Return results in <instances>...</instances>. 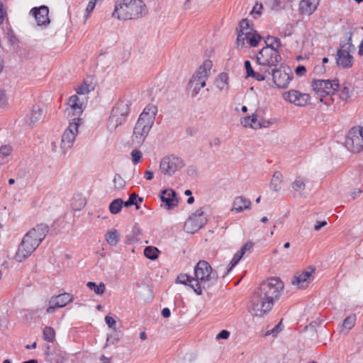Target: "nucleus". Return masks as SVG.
Here are the masks:
<instances>
[{"label":"nucleus","instance_id":"c9c22d12","mask_svg":"<svg viewBox=\"0 0 363 363\" xmlns=\"http://www.w3.org/2000/svg\"><path fill=\"white\" fill-rule=\"evenodd\" d=\"M43 116V109L39 106H34L30 115V121L31 124L41 120Z\"/></svg>","mask_w":363,"mask_h":363},{"label":"nucleus","instance_id":"0e129e2a","mask_svg":"<svg viewBox=\"0 0 363 363\" xmlns=\"http://www.w3.org/2000/svg\"><path fill=\"white\" fill-rule=\"evenodd\" d=\"M306 72V69L304 66L303 65H299L298 66L296 69H295V72L296 74L298 75V76H302Z\"/></svg>","mask_w":363,"mask_h":363},{"label":"nucleus","instance_id":"412c9836","mask_svg":"<svg viewBox=\"0 0 363 363\" xmlns=\"http://www.w3.org/2000/svg\"><path fill=\"white\" fill-rule=\"evenodd\" d=\"M72 301V296L69 293H64L55 296H52L49 301V307L47 308L48 313L54 312L57 308L65 307L68 303Z\"/></svg>","mask_w":363,"mask_h":363},{"label":"nucleus","instance_id":"bf43d9fd","mask_svg":"<svg viewBox=\"0 0 363 363\" xmlns=\"http://www.w3.org/2000/svg\"><path fill=\"white\" fill-rule=\"evenodd\" d=\"M230 336V332L226 330H221L216 336L217 340L228 339Z\"/></svg>","mask_w":363,"mask_h":363},{"label":"nucleus","instance_id":"1a4fd4ad","mask_svg":"<svg viewBox=\"0 0 363 363\" xmlns=\"http://www.w3.org/2000/svg\"><path fill=\"white\" fill-rule=\"evenodd\" d=\"M185 166L184 160L179 157L171 155L162 159L160 170L164 176L172 177Z\"/></svg>","mask_w":363,"mask_h":363},{"label":"nucleus","instance_id":"6e6552de","mask_svg":"<svg viewBox=\"0 0 363 363\" xmlns=\"http://www.w3.org/2000/svg\"><path fill=\"white\" fill-rule=\"evenodd\" d=\"M311 86L313 91L320 96V101L325 104H328V101H325L323 98L334 94L339 88L337 80L330 81L329 79L313 80Z\"/></svg>","mask_w":363,"mask_h":363},{"label":"nucleus","instance_id":"7ed1b4c3","mask_svg":"<svg viewBox=\"0 0 363 363\" xmlns=\"http://www.w3.org/2000/svg\"><path fill=\"white\" fill-rule=\"evenodd\" d=\"M256 61L262 70H267L271 75V70L276 69L281 61L279 50L271 47H264L256 55Z\"/></svg>","mask_w":363,"mask_h":363},{"label":"nucleus","instance_id":"c03bdc74","mask_svg":"<svg viewBox=\"0 0 363 363\" xmlns=\"http://www.w3.org/2000/svg\"><path fill=\"white\" fill-rule=\"evenodd\" d=\"M242 256H243V252H240V251L237 252L234 255V256H233V259H232V260H231V262H230V266L228 267V269H227L226 272H225V274H223V277H225L226 274H228L231 271V269H233V267H235V265L239 262V261L242 259Z\"/></svg>","mask_w":363,"mask_h":363},{"label":"nucleus","instance_id":"4be33fe9","mask_svg":"<svg viewBox=\"0 0 363 363\" xmlns=\"http://www.w3.org/2000/svg\"><path fill=\"white\" fill-rule=\"evenodd\" d=\"M96 79L92 76L86 77L82 84L75 89L78 96H86L96 86Z\"/></svg>","mask_w":363,"mask_h":363},{"label":"nucleus","instance_id":"8fccbe9b","mask_svg":"<svg viewBox=\"0 0 363 363\" xmlns=\"http://www.w3.org/2000/svg\"><path fill=\"white\" fill-rule=\"evenodd\" d=\"M137 198H138V196L136 194H130L128 200L126 201L125 202H123V205L125 207H129V206H130L132 205H135L136 208L138 209L140 207L138 205V203H136Z\"/></svg>","mask_w":363,"mask_h":363},{"label":"nucleus","instance_id":"4d7b16f0","mask_svg":"<svg viewBox=\"0 0 363 363\" xmlns=\"http://www.w3.org/2000/svg\"><path fill=\"white\" fill-rule=\"evenodd\" d=\"M105 322L110 328L116 330V322L112 317L106 315L105 317Z\"/></svg>","mask_w":363,"mask_h":363},{"label":"nucleus","instance_id":"49530a36","mask_svg":"<svg viewBox=\"0 0 363 363\" xmlns=\"http://www.w3.org/2000/svg\"><path fill=\"white\" fill-rule=\"evenodd\" d=\"M267 125L264 124V123H261L260 121L257 118V115L256 113L252 114L250 116V128L252 129H259L262 128H267Z\"/></svg>","mask_w":363,"mask_h":363},{"label":"nucleus","instance_id":"6e6d98bb","mask_svg":"<svg viewBox=\"0 0 363 363\" xmlns=\"http://www.w3.org/2000/svg\"><path fill=\"white\" fill-rule=\"evenodd\" d=\"M12 150V147L10 145H2L0 147V154L4 157H7L11 153Z\"/></svg>","mask_w":363,"mask_h":363},{"label":"nucleus","instance_id":"20e7f679","mask_svg":"<svg viewBox=\"0 0 363 363\" xmlns=\"http://www.w3.org/2000/svg\"><path fill=\"white\" fill-rule=\"evenodd\" d=\"M274 304L257 290L252 294L248 304V311L254 317L262 318L273 308Z\"/></svg>","mask_w":363,"mask_h":363},{"label":"nucleus","instance_id":"0eeeda50","mask_svg":"<svg viewBox=\"0 0 363 363\" xmlns=\"http://www.w3.org/2000/svg\"><path fill=\"white\" fill-rule=\"evenodd\" d=\"M144 117L145 115L139 117L133 130L132 143L135 145L143 144L152 126V117Z\"/></svg>","mask_w":363,"mask_h":363},{"label":"nucleus","instance_id":"a878e982","mask_svg":"<svg viewBox=\"0 0 363 363\" xmlns=\"http://www.w3.org/2000/svg\"><path fill=\"white\" fill-rule=\"evenodd\" d=\"M240 30L237 37V45L241 48H243L242 35L246 36L249 33H257L255 30L250 26L248 20L247 18L242 19L240 22Z\"/></svg>","mask_w":363,"mask_h":363},{"label":"nucleus","instance_id":"6ab92c4d","mask_svg":"<svg viewBox=\"0 0 363 363\" xmlns=\"http://www.w3.org/2000/svg\"><path fill=\"white\" fill-rule=\"evenodd\" d=\"M35 250V247L28 243V238H23L14 255V259L18 262H23L29 257Z\"/></svg>","mask_w":363,"mask_h":363},{"label":"nucleus","instance_id":"4c0bfd02","mask_svg":"<svg viewBox=\"0 0 363 363\" xmlns=\"http://www.w3.org/2000/svg\"><path fill=\"white\" fill-rule=\"evenodd\" d=\"M265 47H271L277 50H279V49L282 47L280 39L276 37L268 36L265 40Z\"/></svg>","mask_w":363,"mask_h":363},{"label":"nucleus","instance_id":"cd10ccee","mask_svg":"<svg viewBox=\"0 0 363 363\" xmlns=\"http://www.w3.org/2000/svg\"><path fill=\"white\" fill-rule=\"evenodd\" d=\"M251 204V201L249 199L243 196H238L234 199L231 211L235 213H241L244 210L250 209Z\"/></svg>","mask_w":363,"mask_h":363},{"label":"nucleus","instance_id":"7c9ffc66","mask_svg":"<svg viewBox=\"0 0 363 363\" xmlns=\"http://www.w3.org/2000/svg\"><path fill=\"white\" fill-rule=\"evenodd\" d=\"M228 80V74L225 72H222L215 79V84L220 91H226L229 89Z\"/></svg>","mask_w":363,"mask_h":363},{"label":"nucleus","instance_id":"e2e57ef3","mask_svg":"<svg viewBox=\"0 0 363 363\" xmlns=\"http://www.w3.org/2000/svg\"><path fill=\"white\" fill-rule=\"evenodd\" d=\"M78 201H79V205H77V203H72V206L76 210H81L85 206V200L84 199L80 198L78 199Z\"/></svg>","mask_w":363,"mask_h":363},{"label":"nucleus","instance_id":"dca6fc26","mask_svg":"<svg viewBox=\"0 0 363 363\" xmlns=\"http://www.w3.org/2000/svg\"><path fill=\"white\" fill-rule=\"evenodd\" d=\"M315 269L312 267H308L301 272H297L291 280V284L298 289H304L308 286L313 280V274Z\"/></svg>","mask_w":363,"mask_h":363},{"label":"nucleus","instance_id":"473e14b6","mask_svg":"<svg viewBox=\"0 0 363 363\" xmlns=\"http://www.w3.org/2000/svg\"><path fill=\"white\" fill-rule=\"evenodd\" d=\"M243 47L246 44H249L252 47L257 46L262 38L258 33H249L246 36L242 35Z\"/></svg>","mask_w":363,"mask_h":363},{"label":"nucleus","instance_id":"f8f14e48","mask_svg":"<svg viewBox=\"0 0 363 363\" xmlns=\"http://www.w3.org/2000/svg\"><path fill=\"white\" fill-rule=\"evenodd\" d=\"M80 124V118H74L72 122L69 123L68 127L64 131L60 145V147L64 152L73 146L76 136L78 134V128Z\"/></svg>","mask_w":363,"mask_h":363},{"label":"nucleus","instance_id":"864d4df0","mask_svg":"<svg viewBox=\"0 0 363 363\" xmlns=\"http://www.w3.org/2000/svg\"><path fill=\"white\" fill-rule=\"evenodd\" d=\"M8 103V98L4 90L0 89V108L4 107Z\"/></svg>","mask_w":363,"mask_h":363},{"label":"nucleus","instance_id":"f704fd0d","mask_svg":"<svg viewBox=\"0 0 363 363\" xmlns=\"http://www.w3.org/2000/svg\"><path fill=\"white\" fill-rule=\"evenodd\" d=\"M119 238V233L116 229H112L108 231L105 235L106 240L111 246H116L118 244Z\"/></svg>","mask_w":363,"mask_h":363},{"label":"nucleus","instance_id":"338daca9","mask_svg":"<svg viewBox=\"0 0 363 363\" xmlns=\"http://www.w3.org/2000/svg\"><path fill=\"white\" fill-rule=\"evenodd\" d=\"M326 225H327V222L325 220L320 221V222H317L314 226V230L316 231H318L321 229V228L325 226Z\"/></svg>","mask_w":363,"mask_h":363},{"label":"nucleus","instance_id":"72a5a7b5","mask_svg":"<svg viewBox=\"0 0 363 363\" xmlns=\"http://www.w3.org/2000/svg\"><path fill=\"white\" fill-rule=\"evenodd\" d=\"M283 182V176L280 172H275L271 180V188L274 191H278L281 189V183Z\"/></svg>","mask_w":363,"mask_h":363},{"label":"nucleus","instance_id":"79ce46f5","mask_svg":"<svg viewBox=\"0 0 363 363\" xmlns=\"http://www.w3.org/2000/svg\"><path fill=\"white\" fill-rule=\"evenodd\" d=\"M291 186L296 191H301L304 190L306 188L305 179L301 177H297L292 182Z\"/></svg>","mask_w":363,"mask_h":363},{"label":"nucleus","instance_id":"b1692460","mask_svg":"<svg viewBox=\"0 0 363 363\" xmlns=\"http://www.w3.org/2000/svg\"><path fill=\"white\" fill-rule=\"evenodd\" d=\"M48 13L49 9L46 6L33 8L30 11V13L35 17L38 26L46 25L50 23Z\"/></svg>","mask_w":363,"mask_h":363},{"label":"nucleus","instance_id":"774afa93","mask_svg":"<svg viewBox=\"0 0 363 363\" xmlns=\"http://www.w3.org/2000/svg\"><path fill=\"white\" fill-rule=\"evenodd\" d=\"M171 315L170 310L168 308H164L162 311V315L164 318H169Z\"/></svg>","mask_w":363,"mask_h":363},{"label":"nucleus","instance_id":"37998d69","mask_svg":"<svg viewBox=\"0 0 363 363\" xmlns=\"http://www.w3.org/2000/svg\"><path fill=\"white\" fill-rule=\"evenodd\" d=\"M43 338L48 342H53L55 340V333L52 328L45 327L43 330Z\"/></svg>","mask_w":363,"mask_h":363},{"label":"nucleus","instance_id":"a18cd8bd","mask_svg":"<svg viewBox=\"0 0 363 363\" xmlns=\"http://www.w3.org/2000/svg\"><path fill=\"white\" fill-rule=\"evenodd\" d=\"M157 112V108L155 106H147L143 111V113L140 115V117H143V116L145 115V118H152V124L155 120V115Z\"/></svg>","mask_w":363,"mask_h":363},{"label":"nucleus","instance_id":"9d476101","mask_svg":"<svg viewBox=\"0 0 363 363\" xmlns=\"http://www.w3.org/2000/svg\"><path fill=\"white\" fill-rule=\"evenodd\" d=\"M347 35H348L347 43L342 45L340 49L337 50L336 57L337 65L344 68L352 66L353 57L350 52H352L355 49L354 46L352 43L353 33L350 30L347 33Z\"/></svg>","mask_w":363,"mask_h":363},{"label":"nucleus","instance_id":"9b49d317","mask_svg":"<svg viewBox=\"0 0 363 363\" xmlns=\"http://www.w3.org/2000/svg\"><path fill=\"white\" fill-rule=\"evenodd\" d=\"M347 148L354 152H359L363 149V126L352 128L345 141Z\"/></svg>","mask_w":363,"mask_h":363},{"label":"nucleus","instance_id":"603ef678","mask_svg":"<svg viewBox=\"0 0 363 363\" xmlns=\"http://www.w3.org/2000/svg\"><path fill=\"white\" fill-rule=\"evenodd\" d=\"M131 156H132L133 162L134 164H138L141 159L142 153L140 151H139L138 150H134L131 152Z\"/></svg>","mask_w":363,"mask_h":363},{"label":"nucleus","instance_id":"69168bd1","mask_svg":"<svg viewBox=\"0 0 363 363\" xmlns=\"http://www.w3.org/2000/svg\"><path fill=\"white\" fill-rule=\"evenodd\" d=\"M241 124L247 128V127H249L250 128V116H247V117H244L242 118H241Z\"/></svg>","mask_w":363,"mask_h":363},{"label":"nucleus","instance_id":"4468645a","mask_svg":"<svg viewBox=\"0 0 363 363\" xmlns=\"http://www.w3.org/2000/svg\"><path fill=\"white\" fill-rule=\"evenodd\" d=\"M206 223L207 218L204 216L203 208H201L189 216L184 223V228L186 233L193 234L205 225Z\"/></svg>","mask_w":363,"mask_h":363},{"label":"nucleus","instance_id":"58836bf2","mask_svg":"<svg viewBox=\"0 0 363 363\" xmlns=\"http://www.w3.org/2000/svg\"><path fill=\"white\" fill-rule=\"evenodd\" d=\"M123 205V201L121 199H114L109 205V211L112 214L118 213Z\"/></svg>","mask_w":363,"mask_h":363},{"label":"nucleus","instance_id":"e433bc0d","mask_svg":"<svg viewBox=\"0 0 363 363\" xmlns=\"http://www.w3.org/2000/svg\"><path fill=\"white\" fill-rule=\"evenodd\" d=\"M176 283L187 285L191 288L192 286H195L194 278L185 274H179L177 278Z\"/></svg>","mask_w":363,"mask_h":363},{"label":"nucleus","instance_id":"ea45409f","mask_svg":"<svg viewBox=\"0 0 363 363\" xmlns=\"http://www.w3.org/2000/svg\"><path fill=\"white\" fill-rule=\"evenodd\" d=\"M86 286L91 290H94L95 294H96L97 295H102L105 292L106 286L102 282L97 285L95 282L89 281L87 282Z\"/></svg>","mask_w":363,"mask_h":363},{"label":"nucleus","instance_id":"393cba45","mask_svg":"<svg viewBox=\"0 0 363 363\" xmlns=\"http://www.w3.org/2000/svg\"><path fill=\"white\" fill-rule=\"evenodd\" d=\"M160 198L162 201L165 203L167 209H171L178 205L176 192L171 189L162 191Z\"/></svg>","mask_w":363,"mask_h":363},{"label":"nucleus","instance_id":"2eb2a0df","mask_svg":"<svg viewBox=\"0 0 363 363\" xmlns=\"http://www.w3.org/2000/svg\"><path fill=\"white\" fill-rule=\"evenodd\" d=\"M49 231V227L45 223H40L31 228L23 238H28L30 245L36 249L45 238Z\"/></svg>","mask_w":363,"mask_h":363},{"label":"nucleus","instance_id":"a211bd4d","mask_svg":"<svg viewBox=\"0 0 363 363\" xmlns=\"http://www.w3.org/2000/svg\"><path fill=\"white\" fill-rule=\"evenodd\" d=\"M35 250V247L28 243V238H23L14 255V259L18 262H23L29 257Z\"/></svg>","mask_w":363,"mask_h":363},{"label":"nucleus","instance_id":"c756f323","mask_svg":"<svg viewBox=\"0 0 363 363\" xmlns=\"http://www.w3.org/2000/svg\"><path fill=\"white\" fill-rule=\"evenodd\" d=\"M126 119L123 117L114 113L113 111H111V116H109L107 128L110 131H113L116 130L119 125H122Z\"/></svg>","mask_w":363,"mask_h":363},{"label":"nucleus","instance_id":"2f4dec72","mask_svg":"<svg viewBox=\"0 0 363 363\" xmlns=\"http://www.w3.org/2000/svg\"><path fill=\"white\" fill-rule=\"evenodd\" d=\"M112 111L126 119L129 113V105L128 102L123 101H118L113 108Z\"/></svg>","mask_w":363,"mask_h":363},{"label":"nucleus","instance_id":"09e8293b","mask_svg":"<svg viewBox=\"0 0 363 363\" xmlns=\"http://www.w3.org/2000/svg\"><path fill=\"white\" fill-rule=\"evenodd\" d=\"M113 182L114 184V187L116 189H123L125 184V180L119 174H116L114 176Z\"/></svg>","mask_w":363,"mask_h":363},{"label":"nucleus","instance_id":"5fc2aeb1","mask_svg":"<svg viewBox=\"0 0 363 363\" xmlns=\"http://www.w3.org/2000/svg\"><path fill=\"white\" fill-rule=\"evenodd\" d=\"M282 330L281 328V322H279L272 330H268L266 333V335H273L275 336Z\"/></svg>","mask_w":363,"mask_h":363},{"label":"nucleus","instance_id":"f03ea898","mask_svg":"<svg viewBox=\"0 0 363 363\" xmlns=\"http://www.w3.org/2000/svg\"><path fill=\"white\" fill-rule=\"evenodd\" d=\"M146 12V6L141 0H117L112 16L125 21L142 16Z\"/></svg>","mask_w":363,"mask_h":363},{"label":"nucleus","instance_id":"f3484780","mask_svg":"<svg viewBox=\"0 0 363 363\" xmlns=\"http://www.w3.org/2000/svg\"><path fill=\"white\" fill-rule=\"evenodd\" d=\"M284 99L298 106H305L310 103L311 97L308 94L301 93L296 90H290L284 92Z\"/></svg>","mask_w":363,"mask_h":363},{"label":"nucleus","instance_id":"f257e3e1","mask_svg":"<svg viewBox=\"0 0 363 363\" xmlns=\"http://www.w3.org/2000/svg\"><path fill=\"white\" fill-rule=\"evenodd\" d=\"M195 286L192 289L198 295H201L203 289H206L216 284L218 274L211 266L205 260L199 261L194 267Z\"/></svg>","mask_w":363,"mask_h":363},{"label":"nucleus","instance_id":"423d86ee","mask_svg":"<svg viewBox=\"0 0 363 363\" xmlns=\"http://www.w3.org/2000/svg\"><path fill=\"white\" fill-rule=\"evenodd\" d=\"M213 63L211 60H206L198 68L189 82V89L192 90L194 95H197L202 87L206 86V81L208 78L209 72Z\"/></svg>","mask_w":363,"mask_h":363},{"label":"nucleus","instance_id":"a19ab883","mask_svg":"<svg viewBox=\"0 0 363 363\" xmlns=\"http://www.w3.org/2000/svg\"><path fill=\"white\" fill-rule=\"evenodd\" d=\"M159 250L157 247L152 246L146 247L144 250V255L152 260H155L158 257Z\"/></svg>","mask_w":363,"mask_h":363},{"label":"nucleus","instance_id":"5701e85b","mask_svg":"<svg viewBox=\"0 0 363 363\" xmlns=\"http://www.w3.org/2000/svg\"><path fill=\"white\" fill-rule=\"evenodd\" d=\"M245 68L246 69L247 77H252L257 81H264L267 78L269 77V72L267 70H262L260 67L255 71L251 66V63L249 60L245 61Z\"/></svg>","mask_w":363,"mask_h":363},{"label":"nucleus","instance_id":"c85d7f7f","mask_svg":"<svg viewBox=\"0 0 363 363\" xmlns=\"http://www.w3.org/2000/svg\"><path fill=\"white\" fill-rule=\"evenodd\" d=\"M320 0H301L300 1V10L301 13L311 15L317 9Z\"/></svg>","mask_w":363,"mask_h":363},{"label":"nucleus","instance_id":"ddd939ff","mask_svg":"<svg viewBox=\"0 0 363 363\" xmlns=\"http://www.w3.org/2000/svg\"><path fill=\"white\" fill-rule=\"evenodd\" d=\"M271 75L274 84L279 89L288 87L291 80L293 78V73L289 67H276L271 70Z\"/></svg>","mask_w":363,"mask_h":363},{"label":"nucleus","instance_id":"052dcab7","mask_svg":"<svg viewBox=\"0 0 363 363\" xmlns=\"http://www.w3.org/2000/svg\"><path fill=\"white\" fill-rule=\"evenodd\" d=\"M253 246V242L252 241L247 242L240 249V252H243V255L245 253L250 250Z\"/></svg>","mask_w":363,"mask_h":363},{"label":"nucleus","instance_id":"39448f33","mask_svg":"<svg viewBox=\"0 0 363 363\" xmlns=\"http://www.w3.org/2000/svg\"><path fill=\"white\" fill-rule=\"evenodd\" d=\"M283 289V282L279 278L272 277L261 283L257 291L274 304L279 298Z\"/></svg>","mask_w":363,"mask_h":363},{"label":"nucleus","instance_id":"bb28decb","mask_svg":"<svg viewBox=\"0 0 363 363\" xmlns=\"http://www.w3.org/2000/svg\"><path fill=\"white\" fill-rule=\"evenodd\" d=\"M87 96L73 95L69 97L68 104L72 110L79 113L82 112L83 108L87 102Z\"/></svg>","mask_w":363,"mask_h":363},{"label":"nucleus","instance_id":"de8ad7c7","mask_svg":"<svg viewBox=\"0 0 363 363\" xmlns=\"http://www.w3.org/2000/svg\"><path fill=\"white\" fill-rule=\"evenodd\" d=\"M356 320V315L354 314L350 315L347 316L343 321L342 323V330L344 328L347 329V330L352 329L355 323Z\"/></svg>","mask_w":363,"mask_h":363},{"label":"nucleus","instance_id":"3c124183","mask_svg":"<svg viewBox=\"0 0 363 363\" xmlns=\"http://www.w3.org/2000/svg\"><path fill=\"white\" fill-rule=\"evenodd\" d=\"M351 90L348 87L344 86L340 91L339 96L341 99L346 101L351 96Z\"/></svg>","mask_w":363,"mask_h":363},{"label":"nucleus","instance_id":"aec40b11","mask_svg":"<svg viewBox=\"0 0 363 363\" xmlns=\"http://www.w3.org/2000/svg\"><path fill=\"white\" fill-rule=\"evenodd\" d=\"M35 250V247L28 243V238H23L14 255V259L18 262H23L29 257Z\"/></svg>","mask_w":363,"mask_h":363},{"label":"nucleus","instance_id":"13d9d810","mask_svg":"<svg viewBox=\"0 0 363 363\" xmlns=\"http://www.w3.org/2000/svg\"><path fill=\"white\" fill-rule=\"evenodd\" d=\"M293 28L292 25L291 24H286L285 27V30H281L280 32V34L281 36L286 37L287 35H291V30Z\"/></svg>","mask_w":363,"mask_h":363},{"label":"nucleus","instance_id":"680f3d73","mask_svg":"<svg viewBox=\"0 0 363 363\" xmlns=\"http://www.w3.org/2000/svg\"><path fill=\"white\" fill-rule=\"evenodd\" d=\"M96 4V0H90L86 9V12L87 13V16L94 10Z\"/></svg>","mask_w":363,"mask_h":363}]
</instances>
